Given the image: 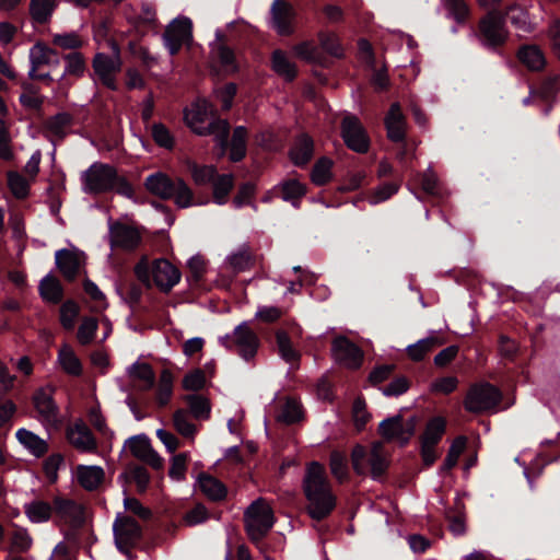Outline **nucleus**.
<instances>
[{
    "label": "nucleus",
    "mask_w": 560,
    "mask_h": 560,
    "mask_svg": "<svg viewBox=\"0 0 560 560\" xmlns=\"http://www.w3.org/2000/svg\"><path fill=\"white\" fill-rule=\"evenodd\" d=\"M304 494L308 501L307 512L313 520L327 517L336 506L334 495L323 465L312 462L303 480Z\"/></svg>",
    "instance_id": "obj_1"
},
{
    "label": "nucleus",
    "mask_w": 560,
    "mask_h": 560,
    "mask_svg": "<svg viewBox=\"0 0 560 560\" xmlns=\"http://www.w3.org/2000/svg\"><path fill=\"white\" fill-rule=\"evenodd\" d=\"M81 188L88 195H98L110 190L132 198L133 188L130 183L120 176L115 166L94 162L84 172L81 173Z\"/></svg>",
    "instance_id": "obj_2"
},
{
    "label": "nucleus",
    "mask_w": 560,
    "mask_h": 560,
    "mask_svg": "<svg viewBox=\"0 0 560 560\" xmlns=\"http://www.w3.org/2000/svg\"><path fill=\"white\" fill-rule=\"evenodd\" d=\"M213 105L206 98H198L190 107L185 109L184 119L186 125L199 136L213 135L220 147L221 154H224L230 125L225 119H213Z\"/></svg>",
    "instance_id": "obj_3"
},
{
    "label": "nucleus",
    "mask_w": 560,
    "mask_h": 560,
    "mask_svg": "<svg viewBox=\"0 0 560 560\" xmlns=\"http://www.w3.org/2000/svg\"><path fill=\"white\" fill-rule=\"evenodd\" d=\"M135 273L138 280L147 287H150L153 281L164 292H168L175 287L182 276L180 271L164 258L155 259L150 269L147 257H142L136 265Z\"/></svg>",
    "instance_id": "obj_4"
},
{
    "label": "nucleus",
    "mask_w": 560,
    "mask_h": 560,
    "mask_svg": "<svg viewBox=\"0 0 560 560\" xmlns=\"http://www.w3.org/2000/svg\"><path fill=\"white\" fill-rule=\"evenodd\" d=\"M353 469L359 475H370L376 479L388 467V454L383 442H374L370 450L362 445H355L351 453Z\"/></svg>",
    "instance_id": "obj_5"
},
{
    "label": "nucleus",
    "mask_w": 560,
    "mask_h": 560,
    "mask_svg": "<svg viewBox=\"0 0 560 560\" xmlns=\"http://www.w3.org/2000/svg\"><path fill=\"white\" fill-rule=\"evenodd\" d=\"M245 529L252 541L261 540L275 524V515L269 503L258 498L244 512Z\"/></svg>",
    "instance_id": "obj_6"
},
{
    "label": "nucleus",
    "mask_w": 560,
    "mask_h": 560,
    "mask_svg": "<svg viewBox=\"0 0 560 560\" xmlns=\"http://www.w3.org/2000/svg\"><path fill=\"white\" fill-rule=\"evenodd\" d=\"M219 342L226 349L236 351L246 361L256 355L259 347V339L247 322L237 325L232 334L220 337Z\"/></svg>",
    "instance_id": "obj_7"
},
{
    "label": "nucleus",
    "mask_w": 560,
    "mask_h": 560,
    "mask_svg": "<svg viewBox=\"0 0 560 560\" xmlns=\"http://www.w3.org/2000/svg\"><path fill=\"white\" fill-rule=\"evenodd\" d=\"M501 392L489 383L472 385L465 398L466 410L475 413L491 410L501 401Z\"/></svg>",
    "instance_id": "obj_8"
},
{
    "label": "nucleus",
    "mask_w": 560,
    "mask_h": 560,
    "mask_svg": "<svg viewBox=\"0 0 560 560\" xmlns=\"http://www.w3.org/2000/svg\"><path fill=\"white\" fill-rule=\"evenodd\" d=\"M415 430L416 419L411 417L405 420L399 415L384 419L378 424V433L386 442H396L400 445L409 442Z\"/></svg>",
    "instance_id": "obj_9"
},
{
    "label": "nucleus",
    "mask_w": 560,
    "mask_h": 560,
    "mask_svg": "<svg viewBox=\"0 0 560 560\" xmlns=\"http://www.w3.org/2000/svg\"><path fill=\"white\" fill-rule=\"evenodd\" d=\"M114 56L98 52L93 59V70L98 80L108 89L116 90V74L120 71L121 62L118 46L110 42Z\"/></svg>",
    "instance_id": "obj_10"
},
{
    "label": "nucleus",
    "mask_w": 560,
    "mask_h": 560,
    "mask_svg": "<svg viewBox=\"0 0 560 560\" xmlns=\"http://www.w3.org/2000/svg\"><path fill=\"white\" fill-rule=\"evenodd\" d=\"M115 544L122 552H127L141 537V527L130 516L118 513L113 525Z\"/></svg>",
    "instance_id": "obj_11"
},
{
    "label": "nucleus",
    "mask_w": 560,
    "mask_h": 560,
    "mask_svg": "<svg viewBox=\"0 0 560 560\" xmlns=\"http://www.w3.org/2000/svg\"><path fill=\"white\" fill-rule=\"evenodd\" d=\"M341 136L349 149L358 153H365L369 150V137L358 117L349 114L343 117Z\"/></svg>",
    "instance_id": "obj_12"
},
{
    "label": "nucleus",
    "mask_w": 560,
    "mask_h": 560,
    "mask_svg": "<svg viewBox=\"0 0 560 560\" xmlns=\"http://www.w3.org/2000/svg\"><path fill=\"white\" fill-rule=\"evenodd\" d=\"M478 37L483 45L497 47L505 43L508 31L498 15L489 13L479 22Z\"/></svg>",
    "instance_id": "obj_13"
},
{
    "label": "nucleus",
    "mask_w": 560,
    "mask_h": 560,
    "mask_svg": "<svg viewBox=\"0 0 560 560\" xmlns=\"http://www.w3.org/2000/svg\"><path fill=\"white\" fill-rule=\"evenodd\" d=\"M191 28L190 19L185 16L176 18L170 23L164 33V43L171 55L177 54L191 39Z\"/></svg>",
    "instance_id": "obj_14"
},
{
    "label": "nucleus",
    "mask_w": 560,
    "mask_h": 560,
    "mask_svg": "<svg viewBox=\"0 0 560 560\" xmlns=\"http://www.w3.org/2000/svg\"><path fill=\"white\" fill-rule=\"evenodd\" d=\"M331 354L337 363L348 369L359 368L363 360L361 349L342 336L334 339Z\"/></svg>",
    "instance_id": "obj_15"
},
{
    "label": "nucleus",
    "mask_w": 560,
    "mask_h": 560,
    "mask_svg": "<svg viewBox=\"0 0 560 560\" xmlns=\"http://www.w3.org/2000/svg\"><path fill=\"white\" fill-rule=\"evenodd\" d=\"M126 446L132 456L147 463L152 468L161 469L163 467V458L152 447L150 440L145 435L141 434L128 439Z\"/></svg>",
    "instance_id": "obj_16"
},
{
    "label": "nucleus",
    "mask_w": 560,
    "mask_h": 560,
    "mask_svg": "<svg viewBox=\"0 0 560 560\" xmlns=\"http://www.w3.org/2000/svg\"><path fill=\"white\" fill-rule=\"evenodd\" d=\"M68 442L81 453H95L97 442L89 427L81 420L70 424L66 430Z\"/></svg>",
    "instance_id": "obj_17"
},
{
    "label": "nucleus",
    "mask_w": 560,
    "mask_h": 560,
    "mask_svg": "<svg viewBox=\"0 0 560 560\" xmlns=\"http://www.w3.org/2000/svg\"><path fill=\"white\" fill-rule=\"evenodd\" d=\"M109 241L112 247L132 250L140 244L141 234L137 228L114 223L109 225Z\"/></svg>",
    "instance_id": "obj_18"
},
{
    "label": "nucleus",
    "mask_w": 560,
    "mask_h": 560,
    "mask_svg": "<svg viewBox=\"0 0 560 560\" xmlns=\"http://www.w3.org/2000/svg\"><path fill=\"white\" fill-rule=\"evenodd\" d=\"M54 512L63 522L73 526H79L84 522V508L81 503L56 497L54 499Z\"/></svg>",
    "instance_id": "obj_19"
},
{
    "label": "nucleus",
    "mask_w": 560,
    "mask_h": 560,
    "mask_svg": "<svg viewBox=\"0 0 560 560\" xmlns=\"http://www.w3.org/2000/svg\"><path fill=\"white\" fill-rule=\"evenodd\" d=\"M294 9L284 0H275L271 7V25L280 35L293 32Z\"/></svg>",
    "instance_id": "obj_20"
},
{
    "label": "nucleus",
    "mask_w": 560,
    "mask_h": 560,
    "mask_svg": "<svg viewBox=\"0 0 560 560\" xmlns=\"http://www.w3.org/2000/svg\"><path fill=\"white\" fill-rule=\"evenodd\" d=\"M30 70L28 77L35 75V70L44 66H58L59 58L57 51L42 42L34 44L28 52Z\"/></svg>",
    "instance_id": "obj_21"
},
{
    "label": "nucleus",
    "mask_w": 560,
    "mask_h": 560,
    "mask_svg": "<svg viewBox=\"0 0 560 560\" xmlns=\"http://www.w3.org/2000/svg\"><path fill=\"white\" fill-rule=\"evenodd\" d=\"M34 406L44 425L54 427L58 423V408L49 392L38 390L34 396Z\"/></svg>",
    "instance_id": "obj_22"
},
{
    "label": "nucleus",
    "mask_w": 560,
    "mask_h": 560,
    "mask_svg": "<svg viewBox=\"0 0 560 560\" xmlns=\"http://www.w3.org/2000/svg\"><path fill=\"white\" fill-rule=\"evenodd\" d=\"M74 474L78 483L88 491L97 489L105 476L104 469L95 465H78Z\"/></svg>",
    "instance_id": "obj_23"
},
{
    "label": "nucleus",
    "mask_w": 560,
    "mask_h": 560,
    "mask_svg": "<svg viewBox=\"0 0 560 560\" xmlns=\"http://www.w3.org/2000/svg\"><path fill=\"white\" fill-rule=\"evenodd\" d=\"M144 186L152 195L162 199H171L174 195L175 179H171L162 172H156L145 178Z\"/></svg>",
    "instance_id": "obj_24"
},
{
    "label": "nucleus",
    "mask_w": 560,
    "mask_h": 560,
    "mask_svg": "<svg viewBox=\"0 0 560 560\" xmlns=\"http://www.w3.org/2000/svg\"><path fill=\"white\" fill-rule=\"evenodd\" d=\"M56 265L68 279H73L82 261V254L77 250L60 249L55 255Z\"/></svg>",
    "instance_id": "obj_25"
},
{
    "label": "nucleus",
    "mask_w": 560,
    "mask_h": 560,
    "mask_svg": "<svg viewBox=\"0 0 560 560\" xmlns=\"http://www.w3.org/2000/svg\"><path fill=\"white\" fill-rule=\"evenodd\" d=\"M18 441L35 457H42L48 452V443L27 429H19L15 433Z\"/></svg>",
    "instance_id": "obj_26"
},
{
    "label": "nucleus",
    "mask_w": 560,
    "mask_h": 560,
    "mask_svg": "<svg viewBox=\"0 0 560 560\" xmlns=\"http://www.w3.org/2000/svg\"><path fill=\"white\" fill-rule=\"evenodd\" d=\"M129 377L141 390H149L155 382V374L148 363L135 362L128 368Z\"/></svg>",
    "instance_id": "obj_27"
},
{
    "label": "nucleus",
    "mask_w": 560,
    "mask_h": 560,
    "mask_svg": "<svg viewBox=\"0 0 560 560\" xmlns=\"http://www.w3.org/2000/svg\"><path fill=\"white\" fill-rule=\"evenodd\" d=\"M387 135L393 141H401L405 137V118L398 104H393L386 116Z\"/></svg>",
    "instance_id": "obj_28"
},
{
    "label": "nucleus",
    "mask_w": 560,
    "mask_h": 560,
    "mask_svg": "<svg viewBox=\"0 0 560 560\" xmlns=\"http://www.w3.org/2000/svg\"><path fill=\"white\" fill-rule=\"evenodd\" d=\"M24 513L27 520L34 524L46 523L54 513V506L43 500H33L24 504Z\"/></svg>",
    "instance_id": "obj_29"
},
{
    "label": "nucleus",
    "mask_w": 560,
    "mask_h": 560,
    "mask_svg": "<svg viewBox=\"0 0 560 560\" xmlns=\"http://www.w3.org/2000/svg\"><path fill=\"white\" fill-rule=\"evenodd\" d=\"M444 341L436 336H430L418 340L416 343L407 347L406 351L412 361L423 360L433 349L443 345Z\"/></svg>",
    "instance_id": "obj_30"
},
{
    "label": "nucleus",
    "mask_w": 560,
    "mask_h": 560,
    "mask_svg": "<svg viewBox=\"0 0 560 560\" xmlns=\"http://www.w3.org/2000/svg\"><path fill=\"white\" fill-rule=\"evenodd\" d=\"M313 151V140L308 136L302 135L291 149L290 156L295 165H304L311 160Z\"/></svg>",
    "instance_id": "obj_31"
},
{
    "label": "nucleus",
    "mask_w": 560,
    "mask_h": 560,
    "mask_svg": "<svg viewBox=\"0 0 560 560\" xmlns=\"http://www.w3.org/2000/svg\"><path fill=\"white\" fill-rule=\"evenodd\" d=\"M253 255L247 245H242L225 259V266L233 272L244 271L253 265Z\"/></svg>",
    "instance_id": "obj_32"
},
{
    "label": "nucleus",
    "mask_w": 560,
    "mask_h": 560,
    "mask_svg": "<svg viewBox=\"0 0 560 560\" xmlns=\"http://www.w3.org/2000/svg\"><path fill=\"white\" fill-rule=\"evenodd\" d=\"M198 485L202 493L212 501H219L225 498L226 488L217 478L210 475H201Z\"/></svg>",
    "instance_id": "obj_33"
},
{
    "label": "nucleus",
    "mask_w": 560,
    "mask_h": 560,
    "mask_svg": "<svg viewBox=\"0 0 560 560\" xmlns=\"http://www.w3.org/2000/svg\"><path fill=\"white\" fill-rule=\"evenodd\" d=\"M58 362L62 370L73 376H79L82 373V364L68 345H63L58 352Z\"/></svg>",
    "instance_id": "obj_34"
},
{
    "label": "nucleus",
    "mask_w": 560,
    "mask_h": 560,
    "mask_svg": "<svg viewBox=\"0 0 560 560\" xmlns=\"http://www.w3.org/2000/svg\"><path fill=\"white\" fill-rule=\"evenodd\" d=\"M518 58L530 70H541L546 59L541 49L534 45L524 46L518 51Z\"/></svg>",
    "instance_id": "obj_35"
},
{
    "label": "nucleus",
    "mask_w": 560,
    "mask_h": 560,
    "mask_svg": "<svg viewBox=\"0 0 560 560\" xmlns=\"http://www.w3.org/2000/svg\"><path fill=\"white\" fill-rule=\"evenodd\" d=\"M211 184L213 186L214 202L218 205H224L228 201V196L234 186L233 175H217Z\"/></svg>",
    "instance_id": "obj_36"
},
{
    "label": "nucleus",
    "mask_w": 560,
    "mask_h": 560,
    "mask_svg": "<svg viewBox=\"0 0 560 560\" xmlns=\"http://www.w3.org/2000/svg\"><path fill=\"white\" fill-rule=\"evenodd\" d=\"M506 16L518 32L524 34L532 32L533 25L529 21L528 13L524 8L513 4L508 8Z\"/></svg>",
    "instance_id": "obj_37"
},
{
    "label": "nucleus",
    "mask_w": 560,
    "mask_h": 560,
    "mask_svg": "<svg viewBox=\"0 0 560 560\" xmlns=\"http://www.w3.org/2000/svg\"><path fill=\"white\" fill-rule=\"evenodd\" d=\"M66 66L65 71L60 78L63 80L66 75H71L75 78H81L84 75L86 71V62L81 52L74 51L66 55L63 57Z\"/></svg>",
    "instance_id": "obj_38"
},
{
    "label": "nucleus",
    "mask_w": 560,
    "mask_h": 560,
    "mask_svg": "<svg viewBox=\"0 0 560 560\" xmlns=\"http://www.w3.org/2000/svg\"><path fill=\"white\" fill-rule=\"evenodd\" d=\"M442 9L446 18L458 24L464 23L469 15V8L464 0H443Z\"/></svg>",
    "instance_id": "obj_39"
},
{
    "label": "nucleus",
    "mask_w": 560,
    "mask_h": 560,
    "mask_svg": "<svg viewBox=\"0 0 560 560\" xmlns=\"http://www.w3.org/2000/svg\"><path fill=\"white\" fill-rule=\"evenodd\" d=\"M39 293L47 302H59L62 298L60 282L55 277L47 275L39 283Z\"/></svg>",
    "instance_id": "obj_40"
},
{
    "label": "nucleus",
    "mask_w": 560,
    "mask_h": 560,
    "mask_svg": "<svg viewBox=\"0 0 560 560\" xmlns=\"http://www.w3.org/2000/svg\"><path fill=\"white\" fill-rule=\"evenodd\" d=\"M446 422L442 417L431 419L425 427L421 443L436 445L445 432Z\"/></svg>",
    "instance_id": "obj_41"
},
{
    "label": "nucleus",
    "mask_w": 560,
    "mask_h": 560,
    "mask_svg": "<svg viewBox=\"0 0 560 560\" xmlns=\"http://www.w3.org/2000/svg\"><path fill=\"white\" fill-rule=\"evenodd\" d=\"M246 140H247L246 128L243 126L236 127L233 131L232 141H231V152H230V159L233 162H237L245 156Z\"/></svg>",
    "instance_id": "obj_42"
},
{
    "label": "nucleus",
    "mask_w": 560,
    "mask_h": 560,
    "mask_svg": "<svg viewBox=\"0 0 560 560\" xmlns=\"http://www.w3.org/2000/svg\"><path fill=\"white\" fill-rule=\"evenodd\" d=\"M173 425L175 430L184 438L194 439L197 428L191 422L189 413L184 409H178L173 415Z\"/></svg>",
    "instance_id": "obj_43"
},
{
    "label": "nucleus",
    "mask_w": 560,
    "mask_h": 560,
    "mask_svg": "<svg viewBox=\"0 0 560 560\" xmlns=\"http://www.w3.org/2000/svg\"><path fill=\"white\" fill-rule=\"evenodd\" d=\"M272 69L289 81L296 75L295 65L280 50H276L272 55Z\"/></svg>",
    "instance_id": "obj_44"
},
{
    "label": "nucleus",
    "mask_w": 560,
    "mask_h": 560,
    "mask_svg": "<svg viewBox=\"0 0 560 560\" xmlns=\"http://www.w3.org/2000/svg\"><path fill=\"white\" fill-rule=\"evenodd\" d=\"M56 7V0H32L30 12L37 23H45L49 20Z\"/></svg>",
    "instance_id": "obj_45"
},
{
    "label": "nucleus",
    "mask_w": 560,
    "mask_h": 560,
    "mask_svg": "<svg viewBox=\"0 0 560 560\" xmlns=\"http://www.w3.org/2000/svg\"><path fill=\"white\" fill-rule=\"evenodd\" d=\"M70 125L71 116L67 113H60L46 122V129L51 136L61 139L67 135Z\"/></svg>",
    "instance_id": "obj_46"
},
{
    "label": "nucleus",
    "mask_w": 560,
    "mask_h": 560,
    "mask_svg": "<svg viewBox=\"0 0 560 560\" xmlns=\"http://www.w3.org/2000/svg\"><path fill=\"white\" fill-rule=\"evenodd\" d=\"M186 401L189 406L192 417L197 420H206L210 416V402L200 395H188Z\"/></svg>",
    "instance_id": "obj_47"
},
{
    "label": "nucleus",
    "mask_w": 560,
    "mask_h": 560,
    "mask_svg": "<svg viewBox=\"0 0 560 560\" xmlns=\"http://www.w3.org/2000/svg\"><path fill=\"white\" fill-rule=\"evenodd\" d=\"M301 418L302 407L295 399H287L277 415V420L285 424L293 423Z\"/></svg>",
    "instance_id": "obj_48"
},
{
    "label": "nucleus",
    "mask_w": 560,
    "mask_h": 560,
    "mask_svg": "<svg viewBox=\"0 0 560 560\" xmlns=\"http://www.w3.org/2000/svg\"><path fill=\"white\" fill-rule=\"evenodd\" d=\"M280 357L288 363L294 364L299 361V352L293 348L285 331H278L276 335Z\"/></svg>",
    "instance_id": "obj_49"
},
{
    "label": "nucleus",
    "mask_w": 560,
    "mask_h": 560,
    "mask_svg": "<svg viewBox=\"0 0 560 560\" xmlns=\"http://www.w3.org/2000/svg\"><path fill=\"white\" fill-rule=\"evenodd\" d=\"M22 88L24 91L19 98L22 106L27 109L38 110L44 103L43 96L30 83H22Z\"/></svg>",
    "instance_id": "obj_50"
},
{
    "label": "nucleus",
    "mask_w": 560,
    "mask_h": 560,
    "mask_svg": "<svg viewBox=\"0 0 560 560\" xmlns=\"http://www.w3.org/2000/svg\"><path fill=\"white\" fill-rule=\"evenodd\" d=\"M467 440L465 436H458L454 440L450 446L448 453L445 457L444 464L441 467L442 471H448L456 466L458 458L463 454L466 447Z\"/></svg>",
    "instance_id": "obj_51"
},
{
    "label": "nucleus",
    "mask_w": 560,
    "mask_h": 560,
    "mask_svg": "<svg viewBox=\"0 0 560 560\" xmlns=\"http://www.w3.org/2000/svg\"><path fill=\"white\" fill-rule=\"evenodd\" d=\"M8 186L13 196L18 199H24L30 191V182L16 172L8 173Z\"/></svg>",
    "instance_id": "obj_52"
},
{
    "label": "nucleus",
    "mask_w": 560,
    "mask_h": 560,
    "mask_svg": "<svg viewBox=\"0 0 560 560\" xmlns=\"http://www.w3.org/2000/svg\"><path fill=\"white\" fill-rule=\"evenodd\" d=\"M305 191V186L296 179H290L281 184L283 200L290 201L293 206L298 205V200L304 196Z\"/></svg>",
    "instance_id": "obj_53"
},
{
    "label": "nucleus",
    "mask_w": 560,
    "mask_h": 560,
    "mask_svg": "<svg viewBox=\"0 0 560 560\" xmlns=\"http://www.w3.org/2000/svg\"><path fill=\"white\" fill-rule=\"evenodd\" d=\"M173 392V375L168 370H163L160 375L156 399L161 406H165Z\"/></svg>",
    "instance_id": "obj_54"
},
{
    "label": "nucleus",
    "mask_w": 560,
    "mask_h": 560,
    "mask_svg": "<svg viewBox=\"0 0 560 560\" xmlns=\"http://www.w3.org/2000/svg\"><path fill=\"white\" fill-rule=\"evenodd\" d=\"M332 162L329 159L323 158L316 162L313 167L311 177L314 184L324 185L331 178Z\"/></svg>",
    "instance_id": "obj_55"
},
{
    "label": "nucleus",
    "mask_w": 560,
    "mask_h": 560,
    "mask_svg": "<svg viewBox=\"0 0 560 560\" xmlns=\"http://www.w3.org/2000/svg\"><path fill=\"white\" fill-rule=\"evenodd\" d=\"M318 39L322 48L331 56L341 57L343 54L339 37L331 32H320Z\"/></svg>",
    "instance_id": "obj_56"
},
{
    "label": "nucleus",
    "mask_w": 560,
    "mask_h": 560,
    "mask_svg": "<svg viewBox=\"0 0 560 560\" xmlns=\"http://www.w3.org/2000/svg\"><path fill=\"white\" fill-rule=\"evenodd\" d=\"M191 176L194 182L197 185H206L209 183H212L214 177L217 176V170L214 166L211 165H197L191 164L189 166Z\"/></svg>",
    "instance_id": "obj_57"
},
{
    "label": "nucleus",
    "mask_w": 560,
    "mask_h": 560,
    "mask_svg": "<svg viewBox=\"0 0 560 560\" xmlns=\"http://www.w3.org/2000/svg\"><path fill=\"white\" fill-rule=\"evenodd\" d=\"M33 544V539L26 528L16 527L11 537V548L18 552H26Z\"/></svg>",
    "instance_id": "obj_58"
},
{
    "label": "nucleus",
    "mask_w": 560,
    "mask_h": 560,
    "mask_svg": "<svg viewBox=\"0 0 560 560\" xmlns=\"http://www.w3.org/2000/svg\"><path fill=\"white\" fill-rule=\"evenodd\" d=\"M175 203L180 208H187L192 205V192L182 178L175 179L174 195Z\"/></svg>",
    "instance_id": "obj_59"
},
{
    "label": "nucleus",
    "mask_w": 560,
    "mask_h": 560,
    "mask_svg": "<svg viewBox=\"0 0 560 560\" xmlns=\"http://www.w3.org/2000/svg\"><path fill=\"white\" fill-rule=\"evenodd\" d=\"M330 471L340 482L348 478L347 457L335 451L330 455Z\"/></svg>",
    "instance_id": "obj_60"
},
{
    "label": "nucleus",
    "mask_w": 560,
    "mask_h": 560,
    "mask_svg": "<svg viewBox=\"0 0 560 560\" xmlns=\"http://www.w3.org/2000/svg\"><path fill=\"white\" fill-rule=\"evenodd\" d=\"M352 418L357 430L361 431L370 421L371 415L366 409V404L362 398H357L352 406Z\"/></svg>",
    "instance_id": "obj_61"
},
{
    "label": "nucleus",
    "mask_w": 560,
    "mask_h": 560,
    "mask_svg": "<svg viewBox=\"0 0 560 560\" xmlns=\"http://www.w3.org/2000/svg\"><path fill=\"white\" fill-rule=\"evenodd\" d=\"M52 44L62 49H78L82 47L83 40L75 32L55 34L52 36Z\"/></svg>",
    "instance_id": "obj_62"
},
{
    "label": "nucleus",
    "mask_w": 560,
    "mask_h": 560,
    "mask_svg": "<svg viewBox=\"0 0 560 560\" xmlns=\"http://www.w3.org/2000/svg\"><path fill=\"white\" fill-rule=\"evenodd\" d=\"M97 329V320L93 317H85L78 329V340L82 345L90 343L95 336Z\"/></svg>",
    "instance_id": "obj_63"
},
{
    "label": "nucleus",
    "mask_w": 560,
    "mask_h": 560,
    "mask_svg": "<svg viewBox=\"0 0 560 560\" xmlns=\"http://www.w3.org/2000/svg\"><path fill=\"white\" fill-rule=\"evenodd\" d=\"M79 315V306L71 301L62 304L60 308V322L66 329H72Z\"/></svg>",
    "instance_id": "obj_64"
}]
</instances>
